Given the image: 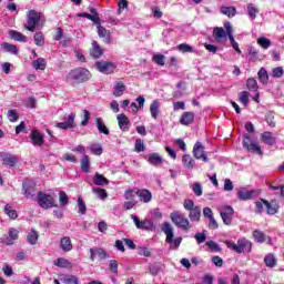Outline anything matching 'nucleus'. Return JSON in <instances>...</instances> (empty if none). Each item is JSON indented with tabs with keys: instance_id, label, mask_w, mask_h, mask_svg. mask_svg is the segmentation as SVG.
<instances>
[{
	"instance_id": "nucleus-1",
	"label": "nucleus",
	"mask_w": 284,
	"mask_h": 284,
	"mask_svg": "<svg viewBox=\"0 0 284 284\" xmlns=\"http://www.w3.org/2000/svg\"><path fill=\"white\" fill-rule=\"evenodd\" d=\"M91 77L88 69L75 68L67 74V81L69 83H85V81H90Z\"/></svg>"
},
{
	"instance_id": "nucleus-2",
	"label": "nucleus",
	"mask_w": 284,
	"mask_h": 284,
	"mask_svg": "<svg viewBox=\"0 0 284 284\" xmlns=\"http://www.w3.org/2000/svg\"><path fill=\"white\" fill-rule=\"evenodd\" d=\"M226 247L236 252V254H243L245 252H252V242L245 237L237 240V243L226 240L225 242Z\"/></svg>"
},
{
	"instance_id": "nucleus-3",
	"label": "nucleus",
	"mask_w": 284,
	"mask_h": 284,
	"mask_svg": "<svg viewBox=\"0 0 284 284\" xmlns=\"http://www.w3.org/2000/svg\"><path fill=\"white\" fill-rule=\"evenodd\" d=\"M170 219L174 226L183 230V232H190V230L192 229L190 220H187V217H185V214H183L181 211L172 212L170 214Z\"/></svg>"
},
{
	"instance_id": "nucleus-4",
	"label": "nucleus",
	"mask_w": 284,
	"mask_h": 284,
	"mask_svg": "<svg viewBox=\"0 0 284 284\" xmlns=\"http://www.w3.org/2000/svg\"><path fill=\"white\" fill-rule=\"evenodd\" d=\"M162 232L166 235V243H170L174 250H179V246L183 242V237L174 239V227L169 222L162 224Z\"/></svg>"
},
{
	"instance_id": "nucleus-5",
	"label": "nucleus",
	"mask_w": 284,
	"mask_h": 284,
	"mask_svg": "<svg viewBox=\"0 0 284 284\" xmlns=\"http://www.w3.org/2000/svg\"><path fill=\"white\" fill-rule=\"evenodd\" d=\"M37 201L38 205L42 207V210H50V207H59V204L57 203L54 197H52V195L43 193L41 191L38 192Z\"/></svg>"
},
{
	"instance_id": "nucleus-6",
	"label": "nucleus",
	"mask_w": 284,
	"mask_h": 284,
	"mask_svg": "<svg viewBox=\"0 0 284 284\" xmlns=\"http://www.w3.org/2000/svg\"><path fill=\"white\" fill-rule=\"evenodd\" d=\"M39 21H41V13L30 10L27 14V24H24L26 30L34 32V30H37V26H39Z\"/></svg>"
},
{
	"instance_id": "nucleus-7",
	"label": "nucleus",
	"mask_w": 284,
	"mask_h": 284,
	"mask_svg": "<svg viewBox=\"0 0 284 284\" xmlns=\"http://www.w3.org/2000/svg\"><path fill=\"white\" fill-rule=\"evenodd\" d=\"M219 212L224 225H232V221H234V209L225 205L221 206Z\"/></svg>"
},
{
	"instance_id": "nucleus-8",
	"label": "nucleus",
	"mask_w": 284,
	"mask_h": 284,
	"mask_svg": "<svg viewBox=\"0 0 284 284\" xmlns=\"http://www.w3.org/2000/svg\"><path fill=\"white\" fill-rule=\"evenodd\" d=\"M243 148H246V150L248 152H253V154H263L261 145H258L256 142H252V138L248 134L244 135Z\"/></svg>"
},
{
	"instance_id": "nucleus-9",
	"label": "nucleus",
	"mask_w": 284,
	"mask_h": 284,
	"mask_svg": "<svg viewBox=\"0 0 284 284\" xmlns=\"http://www.w3.org/2000/svg\"><path fill=\"white\" fill-rule=\"evenodd\" d=\"M19 239V230L11 227L8 231V235H3L0 239V243L3 245H14V241Z\"/></svg>"
},
{
	"instance_id": "nucleus-10",
	"label": "nucleus",
	"mask_w": 284,
	"mask_h": 284,
	"mask_svg": "<svg viewBox=\"0 0 284 284\" xmlns=\"http://www.w3.org/2000/svg\"><path fill=\"white\" fill-rule=\"evenodd\" d=\"M131 219L138 230H154V223L150 220H143L139 219V216L132 214Z\"/></svg>"
},
{
	"instance_id": "nucleus-11",
	"label": "nucleus",
	"mask_w": 284,
	"mask_h": 284,
	"mask_svg": "<svg viewBox=\"0 0 284 284\" xmlns=\"http://www.w3.org/2000/svg\"><path fill=\"white\" fill-rule=\"evenodd\" d=\"M95 65L102 74H114V70H116V64H114V62L102 61L97 62Z\"/></svg>"
},
{
	"instance_id": "nucleus-12",
	"label": "nucleus",
	"mask_w": 284,
	"mask_h": 284,
	"mask_svg": "<svg viewBox=\"0 0 284 284\" xmlns=\"http://www.w3.org/2000/svg\"><path fill=\"white\" fill-rule=\"evenodd\" d=\"M193 156L194 159L201 160L204 163H207L210 161V159L207 158V155L205 154V148L203 146V144L201 142H196L193 146Z\"/></svg>"
},
{
	"instance_id": "nucleus-13",
	"label": "nucleus",
	"mask_w": 284,
	"mask_h": 284,
	"mask_svg": "<svg viewBox=\"0 0 284 284\" xmlns=\"http://www.w3.org/2000/svg\"><path fill=\"white\" fill-rule=\"evenodd\" d=\"M74 119H77V115L74 113L64 115V121L57 123L55 126L60 130H72V128H75Z\"/></svg>"
},
{
	"instance_id": "nucleus-14",
	"label": "nucleus",
	"mask_w": 284,
	"mask_h": 284,
	"mask_svg": "<svg viewBox=\"0 0 284 284\" xmlns=\"http://www.w3.org/2000/svg\"><path fill=\"white\" fill-rule=\"evenodd\" d=\"M261 194L260 191L256 190H247V189H240L237 192V199L240 201H250V199H254V196H258Z\"/></svg>"
},
{
	"instance_id": "nucleus-15",
	"label": "nucleus",
	"mask_w": 284,
	"mask_h": 284,
	"mask_svg": "<svg viewBox=\"0 0 284 284\" xmlns=\"http://www.w3.org/2000/svg\"><path fill=\"white\" fill-rule=\"evenodd\" d=\"M22 190L26 199H34L37 196V186L32 182H24Z\"/></svg>"
},
{
	"instance_id": "nucleus-16",
	"label": "nucleus",
	"mask_w": 284,
	"mask_h": 284,
	"mask_svg": "<svg viewBox=\"0 0 284 284\" xmlns=\"http://www.w3.org/2000/svg\"><path fill=\"white\" fill-rule=\"evenodd\" d=\"M135 195L139 196L142 203H150L152 201V192L148 189H135Z\"/></svg>"
},
{
	"instance_id": "nucleus-17",
	"label": "nucleus",
	"mask_w": 284,
	"mask_h": 284,
	"mask_svg": "<svg viewBox=\"0 0 284 284\" xmlns=\"http://www.w3.org/2000/svg\"><path fill=\"white\" fill-rule=\"evenodd\" d=\"M97 256L101 261H105V258H108V253L103 248H99V247L90 248V261H94V258H97Z\"/></svg>"
},
{
	"instance_id": "nucleus-18",
	"label": "nucleus",
	"mask_w": 284,
	"mask_h": 284,
	"mask_svg": "<svg viewBox=\"0 0 284 284\" xmlns=\"http://www.w3.org/2000/svg\"><path fill=\"white\" fill-rule=\"evenodd\" d=\"M1 159L3 165H8L9 168H14V165H17V162L19 161L17 155L12 153H4L1 155Z\"/></svg>"
},
{
	"instance_id": "nucleus-19",
	"label": "nucleus",
	"mask_w": 284,
	"mask_h": 284,
	"mask_svg": "<svg viewBox=\"0 0 284 284\" xmlns=\"http://www.w3.org/2000/svg\"><path fill=\"white\" fill-rule=\"evenodd\" d=\"M116 119L120 130H122V132H128L130 130V119H128V115L121 113Z\"/></svg>"
},
{
	"instance_id": "nucleus-20",
	"label": "nucleus",
	"mask_w": 284,
	"mask_h": 284,
	"mask_svg": "<svg viewBox=\"0 0 284 284\" xmlns=\"http://www.w3.org/2000/svg\"><path fill=\"white\" fill-rule=\"evenodd\" d=\"M98 36L100 39H103L104 43H112L110 30L105 29L103 26H98Z\"/></svg>"
},
{
	"instance_id": "nucleus-21",
	"label": "nucleus",
	"mask_w": 284,
	"mask_h": 284,
	"mask_svg": "<svg viewBox=\"0 0 284 284\" xmlns=\"http://www.w3.org/2000/svg\"><path fill=\"white\" fill-rule=\"evenodd\" d=\"M181 125H192L194 123V112L186 111L180 118Z\"/></svg>"
},
{
	"instance_id": "nucleus-22",
	"label": "nucleus",
	"mask_w": 284,
	"mask_h": 284,
	"mask_svg": "<svg viewBox=\"0 0 284 284\" xmlns=\"http://www.w3.org/2000/svg\"><path fill=\"white\" fill-rule=\"evenodd\" d=\"M90 54L91 57H93V59H101V57H103V49H101V45H99V42L97 41L92 42Z\"/></svg>"
},
{
	"instance_id": "nucleus-23",
	"label": "nucleus",
	"mask_w": 284,
	"mask_h": 284,
	"mask_svg": "<svg viewBox=\"0 0 284 284\" xmlns=\"http://www.w3.org/2000/svg\"><path fill=\"white\" fill-rule=\"evenodd\" d=\"M213 37L217 43H221L223 39H227V33L225 32V29L216 27L213 30Z\"/></svg>"
},
{
	"instance_id": "nucleus-24",
	"label": "nucleus",
	"mask_w": 284,
	"mask_h": 284,
	"mask_svg": "<svg viewBox=\"0 0 284 284\" xmlns=\"http://www.w3.org/2000/svg\"><path fill=\"white\" fill-rule=\"evenodd\" d=\"M189 219L193 223H199V221H201V206H195L189 211Z\"/></svg>"
},
{
	"instance_id": "nucleus-25",
	"label": "nucleus",
	"mask_w": 284,
	"mask_h": 284,
	"mask_svg": "<svg viewBox=\"0 0 284 284\" xmlns=\"http://www.w3.org/2000/svg\"><path fill=\"white\" fill-rule=\"evenodd\" d=\"M150 165H153L154 168H159L163 163V158L159 155V153H151L149 154L148 159Z\"/></svg>"
},
{
	"instance_id": "nucleus-26",
	"label": "nucleus",
	"mask_w": 284,
	"mask_h": 284,
	"mask_svg": "<svg viewBox=\"0 0 284 284\" xmlns=\"http://www.w3.org/2000/svg\"><path fill=\"white\" fill-rule=\"evenodd\" d=\"M31 141L33 145H38L40 148L44 143L43 134L39 131H33L31 133Z\"/></svg>"
},
{
	"instance_id": "nucleus-27",
	"label": "nucleus",
	"mask_w": 284,
	"mask_h": 284,
	"mask_svg": "<svg viewBox=\"0 0 284 284\" xmlns=\"http://www.w3.org/2000/svg\"><path fill=\"white\" fill-rule=\"evenodd\" d=\"M263 203L266 207L267 214H276L278 212V204L276 201H272L271 203L267 200H263Z\"/></svg>"
},
{
	"instance_id": "nucleus-28",
	"label": "nucleus",
	"mask_w": 284,
	"mask_h": 284,
	"mask_svg": "<svg viewBox=\"0 0 284 284\" xmlns=\"http://www.w3.org/2000/svg\"><path fill=\"white\" fill-rule=\"evenodd\" d=\"M60 247L63 252H71L72 250V240L69 236H64L60 240Z\"/></svg>"
},
{
	"instance_id": "nucleus-29",
	"label": "nucleus",
	"mask_w": 284,
	"mask_h": 284,
	"mask_svg": "<svg viewBox=\"0 0 284 284\" xmlns=\"http://www.w3.org/2000/svg\"><path fill=\"white\" fill-rule=\"evenodd\" d=\"M182 163L186 170H194L195 162H194V159H192V155L190 154L183 155Z\"/></svg>"
},
{
	"instance_id": "nucleus-30",
	"label": "nucleus",
	"mask_w": 284,
	"mask_h": 284,
	"mask_svg": "<svg viewBox=\"0 0 284 284\" xmlns=\"http://www.w3.org/2000/svg\"><path fill=\"white\" fill-rule=\"evenodd\" d=\"M262 141L266 145H275L276 144V138H274V134H272V132H267V131L262 133Z\"/></svg>"
},
{
	"instance_id": "nucleus-31",
	"label": "nucleus",
	"mask_w": 284,
	"mask_h": 284,
	"mask_svg": "<svg viewBox=\"0 0 284 284\" xmlns=\"http://www.w3.org/2000/svg\"><path fill=\"white\" fill-rule=\"evenodd\" d=\"M95 123L100 134H105L106 136L110 135V130L105 126V123H103V119L95 118Z\"/></svg>"
},
{
	"instance_id": "nucleus-32",
	"label": "nucleus",
	"mask_w": 284,
	"mask_h": 284,
	"mask_svg": "<svg viewBox=\"0 0 284 284\" xmlns=\"http://www.w3.org/2000/svg\"><path fill=\"white\" fill-rule=\"evenodd\" d=\"M124 199L126 202H133V203H139L136 201V189H129L124 192Z\"/></svg>"
},
{
	"instance_id": "nucleus-33",
	"label": "nucleus",
	"mask_w": 284,
	"mask_h": 284,
	"mask_svg": "<svg viewBox=\"0 0 284 284\" xmlns=\"http://www.w3.org/2000/svg\"><path fill=\"white\" fill-rule=\"evenodd\" d=\"M161 108V103L159 100H154L150 105V113L152 119H159V109Z\"/></svg>"
},
{
	"instance_id": "nucleus-34",
	"label": "nucleus",
	"mask_w": 284,
	"mask_h": 284,
	"mask_svg": "<svg viewBox=\"0 0 284 284\" xmlns=\"http://www.w3.org/2000/svg\"><path fill=\"white\" fill-rule=\"evenodd\" d=\"M93 183L94 185H108L110 183V181L101 175V173H95L93 176Z\"/></svg>"
},
{
	"instance_id": "nucleus-35",
	"label": "nucleus",
	"mask_w": 284,
	"mask_h": 284,
	"mask_svg": "<svg viewBox=\"0 0 284 284\" xmlns=\"http://www.w3.org/2000/svg\"><path fill=\"white\" fill-rule=\"evenodd\" d=\"M47 65L48 62L43 58H38L32 62V68H34V70H45Z\"/></svg>"
},
{
	"instance_id": "nucleus-36",
	"label": "nucleus",
	"mask_w": 284,
	"mask_h": 284,
	"mask_svg": "<svg viewBox=\"0 0 284 284\" xmlns=\"http://www.w3.org/2000/svg\"><path fill=\"white\" fill-rule=\"evenodd\" d=\"M1 48L2 50H4V52H10L11 54H19V49L14 44L3 42L1 43Z\"/></svg>"
},
{
	"instance_id": "nucleus-37",
	"label": "nucleus",
	"mask_w": 284,
	"mask_h": 284,
	"mask_svg": "<svg viewBox=\"0 0 284 284\" xmlns=\"http://www.w3.org/2000/svg\"><path fill=\"white\" fill-rule=\"evenodd\" d=\"M125 90V84L121 81L115 82L113 97H123V91Z\"/></svg>"
},
{
	"instance_id": "nucleus-38",
	"label": "nucleus",
	"mask_w": 284,
	"mask_h": 284,
	"mask_svg": "<svg viewBox=\"0 0 284 284\" xmlns=\"http://www.w3.org/2000/svg\"><path fill=\"white\" fill-rule=\"evenodd\" d=\"M4 214L9 216V219H12V221L17 220L19 217V214L17 213V210L12 209L10 204H7L4 206Z\"/></svg>"
},
{
	"instance_id": "nucleus-39",
	"label": "nucleus",
	"mask_w": 284,
	"mask_h": 284,
	"mask_svg": "<svg viewBox=\"0 0 284 284\" xmlns=\"http://www.w3.org/2000/svg\"><path fill=\"white\" fill-rule=\"evenodd\" d=\"M10 37L13 41H20L21 43H26V41H28V37L19 31H10Z\"/></svg>"
},
{
	"instance_id": "nucleus-40",
	"label": "nucleus",
	"mask_w": 284,
	"mask_h": 284,
	"mask_svg": "<svg viewBox=\"0 0 284 284\" xmlns=\"http://www.w3.org/2000/svg\"><path fill=\"white\" fill-rule=\"evenodd\" d=\"M221 14H225L229 18L236 16V8L234 7H221L220 8Z\"/></svg>"
},
{
	"instance_id": "nucleus-41",
	"label": "nucleus",
	"mask_w": 284,
	"mask_h": 284,
	"mask_svg": "<svg viewBox=\"0 0 284 284\" xmlns=\"http://www.w3.org/2000/svg\"><path fill=\"white\" fill-rule=\"evenodd\" d=\"M266 267H276L277 260L274 254L270 253L264 257Z\"/></svg>"
},
{
	"instance_id": "nucleus-42",
	"label": "nucleus",
	"mask_w": 284,
	"mask_h": 284,
	"mask_svg": "<svg viewBox=\"0 0 284 284\" xmlns=\"http://www.w3.org/2000/svg\"><path fill=\"white\" fill-rule=\"evenodd\" d=\"M81 170L88 174L90 172V156L84 154L81 160Z\"/></svg>"
},
{
	"instance_id": "nucleus-43",
	"label": "nucleus",
	"mask_w": 284,
	"mask_h": 284,
	"mask_svg": "<svg viewBox=\"0 0 284 284\" xmlns=\"http://www.w3.org/2000/svg\"><path fill=\"white\" fill-rule=\"evenodd\" d=\"M247 14H248L250 19L252 21H254V19H256V17L258 14V9L253 3H248L247 4Z\"/></svg>"
},
{
	"instance_id": "nucleus-44",
	"label": "nucleus",
	"mask_w": 284,
	"mask_h": 284,
	"mask_svg": "<svg viewBox=\"0 0 284 284\" xmlns=\"http://www.w3.org/2000/svg\"><path fill=\"white\" fill-rule=\"evenodd\" d=\"M246 88L250 90V92H258V83L254 78H250L246 81Z\"/></svg>"
},
{
	"instance_id": "nucleus-45",
	"label": "nucleus",
	"mask_w": 284,
	"mask_h": 284,
	"mask_svg": "<svg viewBox=\"0 0 284 284\" xmlns=\"http://www.w3.org/2000/svg\"><path fill=\"white\" fill-rule=\"evenodd\" d=\"M33 39H34L36 45H38L39 48H41L42 45H45V38L43 37L42 32H36L33 36Z\"/></svg>"
},
{
	"instance_id": "nucleus-46",
	"label": "nucleus",
	"mask_w": 284,
	"mask_h": 284,
	"mask_svg": "<svg viewBox=\"0 0 284 284\" xmlns=\"http://www.w3.org/2000/svg\"><path fill=\"white\" fill-rule=\"evenodd\" d=\"M257 77L261 83H267L270 81V75L267 74V70H265V68L260 69Z\"/></svg>"
},
{
	"instance_id": "nucleus-47",
	"label": "nucleus",
	"mask_w": 284,
	"mask_h": 284,
	"mask_svg": "<svg viewBox=\"0 0 284 284\" xmlns=\"http://www.w3.org/2000/svg\"><path fill=\"white\" fill-rule=\"evenodd\" d=\"M253 239L256 241V243H265V233L258 230L253 231Z\"/></svg>"
},
{
	"instance_id": "nucleus-48",
	"label": "nucleus",
	"mask_w": 284,
	"mask_h": 284,
	"mask_svg": "<svg viewBox=\"0 0 284 284\" xmlns=\"http://www.w3.org/2000/svg\"><path fill=\"white\" fill-rule=\"evenodd\" d=\"M27 240L30 245H37V242L39 241V233H37V231H31L28 234Z\"/></svg>"
},
{
	"instance_id": "nucleus-49",
	"label": "nucleus",
	"mask_w": 284,
	"mask_h": 284,
	"mask_svg": "<svg viewBox=\"0 0 284 284\" xmlns=\"http://www.w3.org/2000/svg\"><path fill=\"white\" fill-rule=\"evenodd\" d=\"M239 99H240L241 103H243L244 108H247V105L250 103V92H247V91L241 92Z\"/></svg>"
},
{
	"instance_id": "nucleus-50",
	"label": "nucleus",
	"mask_w": 284,
	"mask_h": 284,
	"mask_svg": "<svg viewBox=\"0 0 284 284\" xmlns=\"http://www.w3.org/2000/svg\"><path fill=\"white\" fill-rule=\"evenodd\" d=\"M192 191L194 192L195 196H203V185L201 183L195 182L192 184Z\"/></svg>"
},
{
	"instance_id": "nucleus-51",
	"label": "nucleus",
	"mask_w": 284,
	"mask_h": 284,
	"mask_svg": "<svg viewBox=\"0 0 284 284\" xmlns=\"http://www.w3.org/2000/svg\"><path fill=\"white\" fill-rule=\"evenodd\" d=\"M89 150L92 154H95L97 156H101V154H103V148H101V145L99 144H91L89 146Z\"/></svg>"
},
{
	"instance_id": "nucleus-52",
	"label": "nucleus",
	"mask_w": 284,
	"mask_h": 284,
	"mask_svg": "<svg viewBox=\"0 0 284 284\" xmlns=\"http://www.w3.org/2000/svg\"><path fill=\"white\" fill-rule=\"evenodd\" d=\"M257 44L261 45V48H263L264 50H267V48L272 45V41L267 38L262 37L257 39Z\"/></svg>"
},
{
	"instance_id": "nucleus-53",
	"label": "nucleus",
	"mask_w": 284,
	"mask_h": 284,
	"mask_svg": "<svg viewBox=\"0 0 284 284\" xmlns=\"http://www.w3.org/2000/svg\"><path fill=\"white\" fill-rule=\"evenodd\" d=\"M78 212L79 214H85L88 212V207L85 206V202L83 201V197H78Z\"/></svg>"
},
{
	"instance_id": "nucleus-54",
	"label": "nucleus",
	"mask_w": 284,
	"mask_h": 284,
	"mask_svg": "<svg viewBox=\"0 0 284 284\" xmlns=\"http://www.w3.org/2000/svg\"><path fill=\"white\" fill-rule=\"evenodd\" d=\"M152 61L156 63V65H165V55L154 54Z\"/></svg>"
},
{
	"instance_id": "nucleus-55",
	"label": "nucleus",
	"mask_w": 284,
	"mask_h": 284,
	"mask_svg": "<svg viewBox=\"0 0 284 284\" xmlns=\"http://www.w3.org/2000/svg\"><path fill=\"white\" fill-rule=\"evenodd\" d=\"M7 118L9 119V121H11V123H14L19 121V113H17L16 110H9L7 113Z\"/></svg>"
},
{
	"instance_id": "nucleus-56",
	"label": "nucleus",
	"mask_w": 284,
	"mask_h": 284,
	"mask_svg": "<svg viewBox=\"0 0 284 284\" xmlns=\"http://www.w3.org/2000/svg\"><path fill=\"white\" fill-rule=\"evenodd\" d=\"M109 270L112 274H119V262L111 260L109 263Z\"/></svg>"
},
{
	"instance_id": "nucleus-57",
	"label": "nucleus",
	"mask_w": 284,
	"mask_h": 284,
	"mask_svg": "<svg viewBox=\"0 0 284 284\" xmlns=\"http://www.w3.org/2000/svg\"><path fill=\"white\" fill-rule=\"evenodd\" d=\"M138 254L140 256H145L146 258H150V256H152L150 248L144 247V246L138 247Z\"/></svg>"
},
{
	"instance_id": "nucleus-58",
	"label": "nucleus",
	"mask_w": 284,
	"mask_h": 284,
	"mask_svg": "<svg viewBox=\"0 0 284 284\" xmlns=\"http://www.w3.org/2000/svg\"><path fill=\"white\" fill-rule=\"evenodd\" d=\"M93 193L97 194L99 199H108V192L105 189H92Z\"/></svg>"
},
{
	"instance_id": "nucleus-59",
	"label": "nucleus",
	"mask_w": 284,
	"mask_h": 284,
	"mask_svg": "<svg viewBox=\"0 0 284 284\" xmlns=\"http://www.w3.org/2000/svg\"><path fill=\"white\" fill-rule=\"evenodd\" d=\"M194 239L197 245H201V243H205V241H207V235L205 233H196Z\"/></svg>"
},
{
	"instance_id": "nucleus-60",
	"label": "nucleus",
	"mask_w": 284,
	"mask_h": 284,
	"mask_svg": "<svg viewBox=\"0 0 284 284\" xmlns=\"http://www.w3.org/2000/svg\"><path fill=\"white\" fill-rule=\"evenodd\" d=\"M178 50H180V52H194V48L187 43L179 44Z\"/></svg>"
},
{
	"instance_id": "nucleus-61",
	"label": "nucleus",
	"mask_w": 284,
	"mask_h": 284,
	"mask_svg": "<svg viewBox=\"0 0 284 284\" xmlns=\"http://www.w3.org/2000/svg\"><path fill=\"white\" fill-rule=\"evenodd\" d=\"M63 282L67 284H79V277H77L74 275H67L63 278Z\"/></svg>"
},
{
	"instance_id": "nucleus-62",
	"label": "nucleus",
	"mask_w": 284,
	"mask_h": 284,
	"mask_svg": "<svg viewBox=\"0 0 284 284\" xmlns=\"http://www.w3.org/2000/svg\"><path fill=\"white\" fill-rule=\"evenodd\" d=\"M183 207L184 210H186L187 212H191L192 210H194L196 207V205H194V201L192 200H185L183 203Z\"/></svg>"
},
{
	"instance_id": "nucleus-63",
	"label": "nucleus",
	"mask_w": 284,
	"mask_h": 284,
	"mask_svg": "<svg viewBox=\"0 0 284 284\" xmlns=\"http://www.w3.org/2000/svg\"><path fill=\"white\" fill-rule=\"evenodd\" d=\"M272 74L275 79H281V77H283L284 74V70H283V67H277V68H274L272 70Z\"/></svg>"
},
{
	"instance_id": "nucleus-64",
	"label": "nucleus",
	"mask_w": 284,
	"mask_h": 284,
	"mask_svg": "<svg viewBox=\"0 0 284 284\" xmlns=\"http://www.w3.org/2000/svg\"><path fill=\"white\" fill-rule=\"evenodd\" d=\"M59 201H60L61 205H68V203H69L68 194L64 191H60Z\"/></svg>"
}]
</instances>
